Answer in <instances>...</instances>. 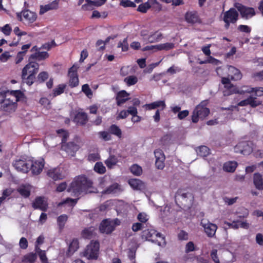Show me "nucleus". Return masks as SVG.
<instances>
[{
  "mask_svg": "<svg viewBox=\"0 0 263 263\" xmlns=\"http://www.w3.org/2000/svg\"><path fill=\"white\" fill-rule=\"evenodd\" d=\"M23 97L20 90L0 92V103L2 109L9 113L14 112L17 108V102Z\"/></svg>",
  "mask_w": 263,
  "mask_h": 263,
  "instance_id": "nucleus-1",
  "label": "nucleus"
},
{
  "mask_svg": "<svg viewBox=\"0 0 263 263\" xmlns=\"http://www.w3.org/2000/svg\"><path fill=\"white\" fill-rule=\"evenodd\" d=\"M68 192H71L74 195L78 196L81 193H90L95 192L93 190L92 182L86 177L79 176L72 182L68 189Z\"/></svg>",
  "mask_w": 263,
  "mask_h": 263,
  "instance_id": "nucleus-2",
  "label": "nucleus"
},
{
  "mask_svg": "<svg viewBox=\"0 0 263 263\" xmlns=\"http://www.w3.org/2000/svg\"><path fill=\"white\" fill-rule=\"evenodd\" d=\"M57 133L62 138V149L69 155L73 156L75 153L79 149V146L74 142H66L69 136V134L66 131L60 129L57 131Z\"/></svg>",
  "mask_w": 263,
  "mask_h": 263,
  "instance_id": "nucleus-3",
  "label": "nucleus"
},
{
  "mask_svg": "<svg viewBox=\"0 0 263 263\" xmlns=\"http://www.w3.org/2000/svg\"><path fill=\"white\" fill-rule=\"evenodd\" d=\"M207 104V101H203L196 106V108L193 111L192 116L193 122L196 123L198 122L199 119H203L209 115L210 110L206 107Z\"/></svg>",
  "mask_w": 263,
  "mask_h": 263,
  "instance_id": "nucleus-4",
  "label": "nucleus"
},
{
  "mask_svg": "<svg viewBox=\"0 0 263 263\" xmlns=\"http://www.w3.org/2000/svg\"><path fill=\"white\" fill-rule=\"evenodd\" d=\"M99 250V242L97 241H91L82 252V255L88 259H96L98 256Z\"/></svg>",
  "mask_w": 263,
  "mask_h": 263,
  "instance_id": "nucleus-5",
  "label": "nucleus"
},
{
  "mask_svg": "<svg viewBox=\"0 0 263 263\" xmlns=\"http://www.w3.org/2000/svg\"><path fill=\"white\" fill-rule=\"evenodd\" d=\"M120 224V221L117 218L114 220L105 219L100 223L99 230L101 233L108 234L114 230L116 226Z\"/></svg>",
  "mask_w": 263,
  "mask_h": 263,
  "instance_id": "nucleus-6",
  "label": "nucleus"
},
{
  "mask_svg": "<svg viewBox=\"0 0 263 263\" xmlns=\"http://www.w3.org/2000/svg\"><path fill=\"white\" fill-rule=\"evenodd\" d=\"M238 18V13L234 8H231L223 13V20L225 23L224 27L228 29L230 24H234Z\"/></svg>",
  "mask_w": 263,
  "mask_h": 263,
  "instance_id": "nucleus-7",
  "label": "nucleus"
},
{
  "mask_svg": "<svg viewBox=\"0 0 263 263\" xmlns=\"http://www.w3.org/2000/svg\"><path fill=\"white\" fill-rule=\"evenodd\" d=\"M253 150V144L250 141L239 142L235 147L234 151L244 155L250 154Z\"/></svg>",
  "mask_w": 263,
  "mask_h": 263,
  "instance_id": "nucleus-8",
  "label": "nucleus"
},
{
  "mask_svg": "<svg viewBox=\"0 0 263 263\" xmlns=\"http://www.w3.org/2000/svg\"><path fill=\"white\" fill-rule=\"evenodd\" d=\"M39 65L37 63L30 61L22 70V79H25V77L28 76H34L38 71Z\"/></svg>",
  "mask_w": 263,
  "mask_h": 263,
  "instance_id": "nucleus-9",
  "label": "nucleus"
},
{
  "mask_svg": "<svg viewBox=\"0 0 263 263\" xmlns=\"http://www.w3.org/2000/svg\"><path fill=\"white\" fill-rule=\"evenodd\" d=\"M30 160H27L25 158H20L16 159L13 163V165L18 171L23 173H28L29 171V164Z\"/></svg>",
  "mask_w": 263,
  "mask_h": 263,
  "instance_id": "nucleus-10",
  "label": "nucleus"
},
{
  "mask_svg": "<svg viewBox=\"0 0 263 263\" xmlns=\"http://www.w3.org/2000/svg\"><path fill=\"white\" fill-rule=\"evenodd\" d=\"M235 7L240 12L241 17L245 19H249L256 14L253 8L247 7L239 3L235 4Z\"/></svg>",
  "mask_w": 263,
  "mask_h": 263,
  "instance_id": "nucleus-11",
  "label": "nucleus"
},
{
  "mask_svg": "<svg viewBox=\"0 0 263 263\" xmlns=\"http://www.w3.org/2000/svg\"><path fill=\"white\" fill-rule=\"evenodd\" d=\"M44 165L45 161L42 158L34 161L30 160L29 170H31L33 175H38L42 172Z\"/></svg>",
  "mask_w": 263,
  "mask_h": 263,
  "instance_id": "nucleus-12",
  "label": "nucleus"
},
{
  "mask_svg": "<svg viewBox=\"0 0 263 263\" xmlns=\"http://www.w3.org/2000/svg\"><path fill=\"white\" fill-rule=\"evenodd\" d=\"M141 236L142 238L145 239L146 240H150L153 242L158 241V244L159 245H161V242L158 241V240H155L153 238L155 237H158L161 240H164V237L162 236L161 234L157 232L154 230H145L143 231L142 232Z\"/></svg>",
  "mask_w": 263,
  "mask_h": 263,
  "instance_id": "nucleus-13",
  "label": "nucleus"
},
{
  "mask_svg": "<svg viewBox=\"0 0 263 263\" xmlns=\"http://www.w3.org/2000/svg\"><path fill=\"white\" fill-rule=\"evenodd\" d=\"M16 16L17 18L20 21H23V17L26 23L28 24L32 23L36 19V14L35 13L26 10L22 11L21 13H17Z\"/></svg>",
  "mask_w": 263,
  "mask_h": 263,
  "instance_id": "nucleus-14",
  "label": "nucleus"
},
{
  "mask_svg": "<svg viewBox=\"0 0 263 263\" xmlns=\"http://www.w3.org/2000/svg\"><path fill=\"white\" fill-rule=\"evenodd\" d=\"M201 225L204 228V232L209 237H213L215 236L217 229V226L209 221L202 220Z\"/></svg>",
  "mask_w": 263,
  "mask_h": 263,
  "instance_id": "nucleus-15",
  "label": "nucleus"
},
{
  "mask_svg": "<svg viewBox=\"0 0 263 263\" xmlns=\"http://www.w3.org/2000/svg\"><path fill=\"white\" fill-rule=\"evenodd\" d=\"M78 67L73 65L69 70V86L71 87H76L79 84V79L77 73Z\"/></svg>",
  "mask_w": 263,
  "mask_h": 263,
  "instance_id": "nucleus-16",
  "label": "nucleus"
},
{
  "mask_svg": "<svg viewBox=\"0 0 263 263\" xmlns=\"http://www.w3.org/2000/svg\"><path fill=\"white\" fill-rule=\"evenodd\" d=\"M32 206L35 209H39L43 211H46L48 208L47 201L44 197H36L32 203Z\"/></svg>",
  "mask_w": 263,
  "mask_h": 263,
  "instance_id": "nucleus-17",
  "label": "nucleus"
},
{
  "mask_svg": "<svg viewBox=\"0 0 263 263\" xmlns=\"http://www.w3.org/2000/svg\"><path fill=\"white\" fill-rule=\"evenodd\" d=\"M228 77L231 80L233 81L239 80L242 76L240 70L232 66H229L228 67Z\"/></svg>",
  "mask_w": 263,
  "mask_h": 263,
  "instance_id": "nucleus-18",
  "label": "nucleus"
},
{
  "mask_svg": "<svg viewBox=\"0 0 263 263\" xmlns=\"http://www.w3.org/2000/svg\"><path fill=\"white\" fill-rule=\"evenodd\" d=\"M59 1L60 0H54L50 4L45 6L41 5L40 6V14H43L48 11L57 9L59 7Z\"/></svg>",
  "mask_w": 263,
  "mask_h": 263,
  "instance_id": "nucleus-19",
  "label": "nucleus"
},
{
  "mask_svg": "<svg viewBox=\"0 0 263 263\" xmlns=\"http://www.w3.org/2000/svg\"><path fill=\"white\" fill-rule=\"evenodd\" d=\"M260 104L261 102L260 101L257 100L256 98H254L253 96H250L247 99L240 101L238 104V105L240 106H244L250 105L251 106L255 107Z\"/></svg>",
  "mask_w": 263,
  "mask_h": 263,
  "instance_id": "nucleus-20",
  "label": "nucleus"
},
{
  "mask_svg": "<svg viewBox=\"0 0 263 263\" xmlns=\"http://www.w3.org/2000/svg\"><path fill=\"white\" fill-rule=\"evenodd\" d=\"M185 19L188 23L195 24L200 23V20L196 11L187 12L185 15Z\"/></svg>",
  "mask_w": 263,
  "mask_h": 263,
  "instance_id": "nucleus-21",
  "label": "nucleus"
},
{
  "mask_svg": "<svg viewBox=\"0 0 263 263\" xmlns=\"http://www.w3.org/2000/svg\"><path fill=\"white\" fill-rule=\"evenodd\" d=\"M47 174L54 180L62 179L63 178L60 168L58 167L49 170L47 172Z\"/></svg>",
  "mask_w": 263,
  "mask_h": 263,
  "instance_id": "nucleus-22",
  "label": "nucleus"
},
{
  "mask_svg": "<svg viewBox=\"0 0 263 263\" xmlns=\"http://www.w3.org/2000/svg\"><path fill=\"white\" fill-rule=\"evenodd\" d=\"M122 189L120 185L115 183L110 185L106 189L102 192V194H110L120 193L122 191Z\"/></svg>",
  "mask_w": 263,
  "mask_h": 263,
  "instance_id": "nucleus-23",
  "label": "nucleus"
},
{
  "mask_svg": "<svg viewBox=\"0 0 263 263\" xmlns=\"http://www.w3.org/2000/svg\"><path fill=\"white\" fill-rule=\"evenodd\" d=\"M130 186L134 190H141L144 189V183L138 179H132L128 181Z\"/></svg>",
  "mask_w": 263,
  "mask_h": 263,
  "instance_id": "nucleus-24",
  "label": "nucleus"
},
{
  "mask_svg": "<svg viewBox=\"0 0 263 263\" xmlns=\"http://www.w3.org/2000/svg\"><path fill=\"white\" fill-rule=\"evenodd\" d=\"M253 183L257 189L259 190H263V179L261 174L258 173L254 174Z\"/></svg>",
  "mask_w": 263,
  "mask_h": 263,
  "instance_id": "nucleus-25",
  "label": "nucleus"
},
{
  "mask_svg": "<svg viewBox=\"0 0 263 263\" xmlns=\"http://www.w3.org/2000/svg\"><path fill=\"white\" fill-rule=\"evenodd\" d=\"M129 94L125 90L120 91L117 96L116 100L117 105L120 106L128 100L127 98Z\"/></svg>",
  "mask_w": 263,
  "mask_h": 263,
  "instance_id": "nucleus-26",
  "label": "nucleus"
},
{
  "mask_svg": "<svg viewBox=\"0 0 263 263\" xmlns=\"http://www.w3.org/2000/svg\"><path fill=\"white\" fill-rule=\"evenodd\" d=\"M230 78L228 77V78H222L221 79L222 83L224 85V87L230 90L231 93H240L242 92H239V91L236 90V88L234 87V86L230 82Z\"/></svg>",
  "mask_w": 263,
  "mask_h": 263,
  "instance_id": "nucleus-27",
  "label": "nucleus"
},
{
  "mask_svg": "<svg viewBox=\"0 0 263 263\" xmlns=\"http://www.w3.org/2000/svg\"><path fill=\"white\" fill-rule=\"evenodd\" d=\"M36 258V253L31 252L24 255L22 258L21 261L22 263H34Z\"/></svg>",
  "mask_w": 263,
  "mask_h": 263,
  "instance_id": "nucleus-28",
  "label": "nucleus"
},
{
  "mask_svg": "<svg viewBox=\"0 0 263 263\" xmlns=\"http://www.w3.org/2000/svg\"><path fill=\"white\" fill-rule=\"evenodd\" d=\"M162 37V33L159 31H156L154 33H151L147 38V42L148 43H153L159 42Z\"/></svg>",
  "mask_w": 263,
  "mask_h": 263,
  "instance_id": "nucleus-29",
  "label": "nucleus"
},
{
  "mask_svg": "<svg viewBox=\"0 0 263 263\" xmlns=\"http://www.w3.org/2000/svg\"><path fill=\"white\" fill-rule=\"evenodd\" d=\"M49 57V54L47 52L37 51L35 53L32 54L29 59V61L32 59H37L39 61L45 60Z\"/></svg>",
  "mask_w": 263,
  "mask_h": 263,
  "instance_id": "nucleus-30",
  "label": "nucleus"
},
{
  "mask_svg": "<svg viewBox=\"0 0 263 263\" xmlns=\"http://www.w3.org/2000/svg\"><path fill=\"white\" fill-rule=\"evenodd\" d=\"M74 121L78 124L84 125L87 121V116L85 112H79L76 115Z\"/></svg>",
  "mask_w": 263,
  "mask_h": 263,
  "instance_id": "nucleus-31",
  "label": "nucleus"
},
{
  "mask_svg": "<svg viewBox=\"0 0 263 263\" xmlns=\"http://www.w3.org/2000/svg\"><path fill=\"white\" fill-rule=\"evenodd\" d=\"M237 166V163L235 161H228L224 163L223 170L227 172H234Z\"/></svg>",
  "mask_w": 263,
  "mask_h": 263,
  "instance_id": "nucleus-32",
  "label": "nucleus"
},
{
  "mask_svg": "<svg viewBox=\"0 0 263 263\" xmlns=\"http://www.w3.org/2000/svg\"><path fill=\"white\" fill-rule=\"evenodd\" d=\"M196 151L198 155L202 157H206L210 154V149L204 145L198 147Z\"/></svg>",
  "mask_w": 263,
  "mask_h": 263,
  "instance_id": "nucleus-33",
  "label": "nucleus"
},
{
  "mask_svg": "<svg viewBox=\"0 0 263 263\" xmlns=\"http://www.w3.org/2000/svg\"><path fill=\"white\" fill-rule=\"evenodd\" d=\"M174 140L171 134H166L163 136L160 139V143L163 146H167L173 143Z\"/></svg>",
  "mask_w": 263,
  "mask_h": 263,
  "instance_id": "nucleus-34",
  "label": "nucleus"
},
{
  "mask_svg": "<svg viewBox=\"0 0 263 263\" xmlns=\"http://www.w3.org/2000/svg\"><path fill=\"white\" fill-rule=\"evenodd\" d=\"M118 162L117 158L114 155H111L106 160L105 163L108 168H111L113 166L115 165Z\"/></svg>",
  "mask_w": 263,
  "mask_h": 263,
  "instance_id": "nucleus-35",
  "label": "nucleus"
},
{
  "mask_svg": "<svg viewBox=\"0 0 263 263\" xmlns=\"http://www.w3.org/2000/svg\"><path fill=\"white\" fill-rule=\"evenodd\" d=\"M124 82L128 86H130L136 84L138 82V78L135 76H130L124 79Z\"/></svg>",
  "mask_w": 263,
  "mask_h": 263,
  "instance_id": "nucleus-36",
  "label": "nucleus"
},
{
  "mask_svg": "<svg viewBox=\"0 0 263 263\" xmlns=\"http://www.w3.org/2000/svg\"><path fill=\"white\" fill-rule=\"evenodd\" d=\"M79 248V242L78 240L73 239L69 246L68 253L69 255L72 254Z\"/></svg>",
  "mask_w": 263,
  "mask_h": 263,
  "instance_id": "nucleus-37",
  "label": "nucleus"
},
{
  "mask_svg": "<svg viewBox=\"0 0 263 263\" xmlns=\"http://www.w3.org/2000/svg\"><path fill=\"white\" fill-rule=\"evenodd\" d=\"M109 132L111 134L115 135L119 138L121 137L122 132L120 128L116 125L113 124L109 128Z\"/></svg>",
  "mask_w": 263,
  "mask_h": 263,
  "instance_id": "nucleus-38",
  "label": "nucleus"
},
{
  "mask_svg": "<svg viewBox=\"0 0 263 263\" xmlns=\"http://www.w3.org/2000/svg\"><path fill=\"white\" fill-rule=\"evenodd\" d=\"M95 230V229L93 227H90L85 229L82 232V235L83 237L85 238H91V237L93 234Z\"/></svg>",
  "mask_w": 263,
  "mask_h": 263,
  "instance_id": "nucleus-39",
  "label": "nucleus"
},
{
  "mask_svg": "<svg viewBox=\"0 0 263 263\" xmlns=\"http://www.w3.org/2000/svg\"><path fill=\"white\" fill-rule=\"evenodd\" d=\"M17 190L20 194L24 197H27L30 195V190L29 186L22 185Z\"/></svg>",
  "mask_w": 263,
  "mask_h": 263,
  "instance_id": "nucleus-40",
  "label": "nucleus"
},
{
  "mask_svg": "<svg viewBox=\"0 0 263 263\" xmlns=\"http://www.w3.org/2000/svg\"><path fill=\"white\" fill-rule=\"evenodd\" d=\"M68 217L66 215H62L58 217L57 221L60 229H62L67 221Z\"/></svg>",
  "mask_w": 263,
  "mask_h": 263,
  "instance_id": "nucleus-41",
  "label": "nucleus"
},
{
  "mask_svg": "<svg viewBox=\"0 0 263 263\" xmlns=\"http://www.w3.org/2000/svg\"><path fill=\"white\" fill-rule=\"evenodd\" d=\"M130 172L136 176H140L142 172V168L137 164H134L130 167Z\"/></svg>",
  "mask_w": 263,
  "mask_h": 263,
  "instance_id": "nucleus-42",
  "label": "nucleus"
},
{
  "mask_svg": "<svg viewBox=\"0 0 263 263\" xmlns=\"http://www.w3.org/2000/svg\"><path fill=\"white\" fill-rule=\"evenodd\" d=\"M94 170L99 174H104L106 168L102 162H97L94 166Z\"/></svg>",
  "mask_w": 263,
  "mask_h": 263,
  "instance_id": "nucleus-43",
  "label": "nucleus"
},
{
  "mask_svg": "<svg viewBox=\"0 0 263 263\" xmlns=\"http://www.w3.org/2000/svg\"><path fill=\"white\" fill-rule=\"evenodd\" d=\"M254 91L255 92V95L257 96H263V87H259L256 88H251L250 89L243 90L242 91V92H251Z\"/></svg>",
  "mask_w": 263,
  "mask_h": 263,
  "instance_id": "nucleus-44",
  "label": "nucleus"
},
{
  "mask_svg": "<svg viewBox=\"0 0 263 263\" xmlns=\"http://www.w3.org/2000/svg\"><path fill=\"white\" fill-rule=\"evenodd\" d=\"M66 87L65 84H60L59 86L53 89V96L55 97L60 95L64 92V90Z\"/></svg>",
  "mask_w": 263,
  "mask_h": 263,
  "instance_id": "nucleus-45",
  "label": "nucleus"
},
{
  "mask_svg": "<svg viewBox=\"0 0 263 263\" xmlns=\"http://www.w3.org/2000/svg\"><path fill=\"white\" fill-rule=\"evenodd\" d=\"M158 50H169L174 47V44L173 43H166L164 44H161L158 45Z\"/></svg>",
  "mask_w": 263,
  "mask_h": 263,
  "instance_id": "nucleus-46",
  "label": "nucleus"
},
{
  "mask_svg": "<svg viewBox=\"0 0 263 263\" xmlns=\"http://www.w3.org/2000/svg\"><path fill=\"white\" fill-rule=\"evenodd\" d=\"M82 91L88 97L91 98L92 96V92L88 84H84L82 86Z\"/></svg>",
  "mask_w": 263,
  "mask_h": 263,
  "instance_id": "nucleus-47",
  "label": "nucleus"
},
{
  "mask_svg": "<svg viewBox=\"0 0 263 263\" xmlns=\"http://www.w3.org/2000/svg\"><path fill=\"white\" fill-rule=\"evenodd\" d=\"M0 31L6 35H9L12 31V29L9 24H6L4 26L0 27Z\"/></svg>",
  "mask_w": 263,
  "mask_h": 263,
  "instance_id": "nucleus-48",
  "label": "nucleus"
},
{
  "mask_svg": "<svg viewBox=\"0 0 263 263\" xmlns=\"http://www.w3.org/2000/svg\"><path fill=\"white\" fill-rule=\"evenodd\" d=\"M13 192L12 189H7L3 192V195L0 197V202H2L7 197H9Z\"/></svg>",
  "mask_w": 263,
  "mask_h": 263,
  "instance_id": "nucleus-49",
  "label": "nucleus"
},
{
  "mask_svg": "<svg viewBox=\"0 0 263 263\" xmlns=\"http://www.w3.org/2000/svg\"><path fill=\"white\" fill-rule=\"evenodd\" d=\"M118 47L122 48L123 51H126L128 49V44L127 43V38L126 37L124 39L122 42H119L118 44Z\"/></svg>",
  "mask_w": 263,
  "mask_h": 263,
  "instance_id": "nucleus-50",
  "label": "nucleus"
},
{
  "mask_svg": "<svg viewBox=\"0 0 263 263\" xmlns=\"http://www.w3.org/2000/svg\"><path fill=\"white\" fill-rule=\"evenodd\" d=\"M150 8V6L146 2L140 5L137 10L142 13L146 12L147 10Z\"/></svg>",
  "mask_w": 263,
  "mask_h": 263,
  "instance_id": "nucleus-51",
  "label": "nucleus"
},
{
  "mask_svg": "<svg viewBox=\"0 0 263 263\" xmlns=\"http://www.w3.org/2000/svg\"><path fill=\"white\" fill-rule=\"evenodd\" d=\"M237 29L240 32L247 33H249L251 31V28L250 27L244 25H239L237 27Z\"/></svg>",
  "mask_w": 263,
  "mask_h": 263,
  "instance_id": "nucleus-52",
  "label": "nucleus"
},
{
  "mask_svg": "<svg viewBox=\"0 0 263 263\" xmlns=\"http://www.w3.org/2000/svg\"><path fill=\"white\" fill-rule=\"evenodd\" d=\"M184 250L186 253H189L190 252L194 251L195 245L194 242L192 241L188 242L185 246Z\"/></svg>",
  "mask_w": 263,
  "mask_h": 263,
  "instance_id": "nucleus-53",
  "label": "nucleus"
},
{
  "mask_svg": "<svg viewBox=\"0 0 263 263\" xmlns=\"http://www.w3.org/2000/svg\"><path fill=\"white\" fill-rule=\"evenodd\" d=\"M120 4L124 7H130L134 8L136 7V4L129 0H122Z\"/></svg>",
  "mask_w": 263,
  "mask_h": 263,
  "instance_id": "nucleus-54",
  "label": "nucleus"
},
{
  "mask_svg": "<svg viewBox=\"0 0 263 263\" xmlns=\"http://www.w3.org/2000/svg\"><path fill=\"white\" fill-rule=\"evenodd\" d=\"M155 156L156 159H162V158H165L163 152L161 149H157L154 152Z\"/></svg>",
  "mask_w": 263,
  "mask_h": 263,
  "instance_id": "nucleus-55",
  "label": "nucleus"
},
{
  "mask_svg": "<svg viewBox=\"0 0 263 263\" xmlns=\"http://www.w3.org/2000/svg\"><path fill=\"white\" fill-rule=\"evenodd\" d=\"M165 158L162 159H156V166L158 169H162L164 167V160Z\"/></svg>",
  "mask_w": 263,
  "mask_h": 263,
  "instance_id": "nucleus-56",
  "label": "nucleus"
},
{
  "mask_svg": "<svg viewBox=\"0 0 263 263\" xmlns=\"http://www.w3.org/2000/svg\"><path fill=\"white\" fill-rule=\"evenodd\" d=\"M206 62H208V63H211L214 65H219L221 63L220 61L214 58L211 56H209L206 59Z\"/></svg>",
  "mask_w": 263,
  "mask_h": 263,
  "instance_id": "nucleus-57",
  "label": "nucleus"
},
{
  "mask_svg": "<svg viewBox=\"0 0 263 263\" xmlns=\"http://www.w3.org/2000/svg\"><path fill=\"white\" fill-rule=\"evenodd\" d=\"M77 200L78 199H73L68 198L63 202H61L59 204H69L71 206H73L76 204Z\"/></svg>",
  "mask_w": 263,
  "mask_h": 263,
  "instance_id": "nucleus-58",
  "label": "nucleus"
},
{
  "mask_svg": "<svg viewBox=\"0 0 263 263\" xmlns=\"http://www.w3.org/2000/svg\"><path fill=\"white\" fill-rule=\"evenodd\" d=\"M99 134L100 137L105 141L109 140L111 139L110 134L106 132H101Z\"/></svg>",
  "mask_w": 263,
  "mask_h": 263,
  "instance_id": "nucleus-59",
  "label": "nucleus"
},
{
  "mask_svg": "<svg viewBox=\"0 0 263 263\" xmlns=\"http://www.w3.org/2000/svg\"><path fill=\"white\" fill-rule=\"evenodd\" d=\"M21 248L26 249L28 247L27 240L25 237H22L19 242Z\"/></svg>",
  "mask_w": 263,
  "mask_h": 263,
  "instance_id": "nucleus-60",
  "label": "nucleus"
},
{
  "mask_svg": "<svg viewBox=\"0 0 263 263\" xmlns=\"http://www.w3.org/2000/svg\"><path fill=\"white\" fill-rule=\"evenodd\" d=\"M217 250H216V249L213 250L212 251V252H211V256L213 260L215 263H220L219 258H218V257L217 256Z\"/></svg>",
  "mask_w": 263,
  "mask_h": 263,
  "instance_id": "nucleus-61",
  "label": "nucleus"
},
{
  "mask_svg": "<svg viewBox=\"0 0 263 263\" xmlns=\"http://www.w3.org/2000/svg\"><path fill=\"white\" fill-rule=\"evenodd\" d=\"M255 240L256 243L263 247V235L260 233H258L256 235Z\"/></svg>",
  "mask_w": 263,
  "mask_h": 263,
  "instance_id": "nucleus-62",
  "label": "nucleus"
},
{
  "mask_svg": "<svg viewBox=\"0 0 263 263\" xmlns=\"http://www.w3.org/2000/svg\"><path fill=\"white\" fill-rule=\"evenodd\" d=\"M35 77L34 76H28L25 77V79H23L24 82L26 83L28 85L30 86L33 83V80Z\"/></svg>",
  "mask_w": 263,
  "mask_h": 263,
  "instance_id": "nucleus-63",
  "label": "nucleus"
},
{
  "mask_svg": "<svg viewBox=\"0 0 263 263\" xmlns=\"http://www.w3.org/2000/svg\"><path fill=\"white\" fill-rule=\"evenodd\" d=\"M253 77L256 80H263V70L253 73Z\"/></svg>",
  "mask_w": 263,
  "mask_h": 263,
  "instance_id": "nucleus-64",
  "label": "nucleus"
}]
</instances>
